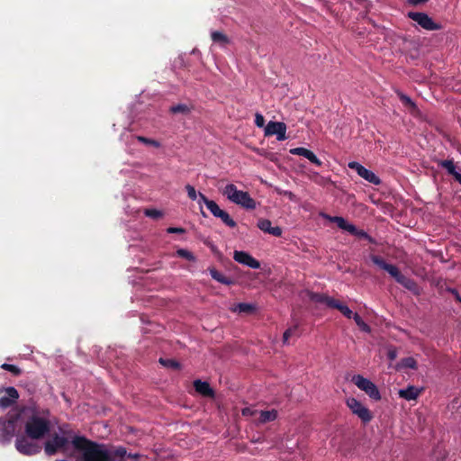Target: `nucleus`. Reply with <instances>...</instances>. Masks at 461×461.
Segmentation results:
<instances>
[{
	"label": "nucleus",
	"mask_w": 461,
	"mask_h": 461,
	"mask_svg": "<svg viewBox=\"0 0 461 461\" xmlns=\"http://www.w3.org/2000/svg\"><path fill=\"white\" fill-rule=\"evenodd\" d=\"M72 446L80 452L76 461H113L112 453L105 444L77 436L72 439Z\"/></svg>",
	"instance_id": "1"
},
{
	"label": "nucleus",
	"mask_w": 461,
	"mask_h": 461,
	"mask_svg": "<svg viewBox=\"0 0 461 461\" xmlns=\"http://www.w3.org/2000/svg\"><path fill=\"white\" fill-rule=\"evenodd\" d=\"M370 259L381 269L385 270L392 277L394 278L398 284L402 285L404 288L415 294H420L418 284L413 279L402 274L396 266L387 263L382 257L377 255H370Z\"/></svg>",
	"instance_id": "2"
},
{
	"label": "nucleus",
	"mask_w": 461,
	"mask_h": 461,
	"mask_svg": "<svg viewBox=\"0 0 461 461\" xmlns=\"http://www.w3.org/2000/svg\"><path fill=\"white\" fill-rule=\"evenodd\" d=\"M222 194L230 202L247 210H254L257 206L256 201L248 192L238 190L237 186L233 184H228L222 190Z\"/></svg>",
	"instance_id": "3"
},
{
	"label": "nucleus",
	"mask_w": 461,
	"mask_h": 461,
	"mask_svg": "<svg viewBox=\"0 0 461 461\" xmlns=\"http://www.w3.org/2000/svg\"><path fill=\"white\" fill-rule=\"evenodd\" d=\"M50 430L49 420L32 415L25 423L26 436L31 439L43 438Z\"/></svg>",
	"instance_id": "4"
},
{
	"label": "nucleus",
	"mask_w": 461,
	"mask_h": 461,
	"mask_svg": "<svg viewBox=\"0 0 461 461\" xmlns=\"http://www.w3.org/2000/svg\"><path fill=\"white\" fill-rule=\"evenodd\" d=\"M347 406L352 411L353 414L357 415L363 423L366 424L373 420V414L369 409L362 404L361 402L354 397H349L346 401Z\"/></svg>",
	"instance_id": "5"
},
{
	"label": "nucleus",
	"mask_w": 461,
	"mask_h": 461,
	"mask_svg": "<svg viewBox=\"0 0 461 461\" xmlns=\"http://www.w3.org/2000/svg\"><path fill=\"white\" fill-rule=\"evenodd\" d=\"M352 382L362 391H364L371 399L379 401L381 399L380 392L377 386L369 379L360 375L352 377Z\"/></svg>",
	"instance_id": "6"
},
{
	"label": "nucleus",
	"mask_w": 461,
	"mask_h": 461,
	"mask_svg": "<svg viewBox=\"0 0 461 461\" xmlns=\"http://www.w3.org/2000/svg\"><path fill=\"white\" fill-rule=\"evenodd\" d=\"M407 16L427 31H438L442 29V25L440 23H435L425 13L409 12Z\"/></svg>",
	"instance_id": "7"
},
{
	"label": "nucleus",
	"mask_w": 461,
	"mask_h": 461,
	"mask_svg": "<svg viewBox=\"0 0 461 461\" xmlns=\"http://www.w3.org/2000/svg\"><path fill=\"white\" fill-rule=\"evenodd\" d=\"M68 438L64 436H59L55 433L52 435L50 440H48L44 444V450L48 456L55 455L59 450H62L66 453L67 446L68 444Z\"/></svg>",
	"instance_id": "8"
},
{
	"label": "nucleus",
	"mask_w": 461,
	"mask_h": 461,
	"mask_svg": "<svg viewBox=\"0 0 461 461\" xmlns=\"http://www.w3.org/2000/svg\"><path fill=\"white\" fill-rule=\"evenodd\" d=\"M16 449L27 456L36 455L41 452V447L24 436H20L15 440Z\"/></svg>",
	"instance_id": "9"
},
{
	"label": "nucleus",
	"mask_w": 461,
	"mask_h": 461,
	"mask_svg": "<svg viewBox=\"0 0 461 461\" xmlns=\"http://www.w3.org/2000/svg\"><path fill=\"white\" fill-rule=\"evenodd\" d=\"M286 129L285 122L270 121L265 127V136L276 135V140L282 141L287 139Z\"/></svg>",
	"instance_id": "10"
},
{
	"label": "nucleus",
	"mask_w": 461,
	"mask_h": 461,
	"mask_svg": "<svg viewBox=\"0 0 461 461\" xmlns=\"http://www.w3.org/2000/svg\"><path fill=\"white\" fill-rule=\"evenodd\" d=\"M5 394L0 397V408L3 410L14 405L19 399V393L13 386L5 388Z\"/></svg>",
	"instance_id": "11"
},
{
	"label": "nucleus",
	"mask_w": 461,
	"mask_h": 461,
	"mask_svg": "<svg viewBox=\"0 0 461 461\" xmlns=\"http://www.w3.org/2000/svg\"><path fill=\"white\" fill-rule=\"evenodd\" d=\"M233 258L238 263L248 266L253 269H258L260 267L259 261L254 258L248 252L235 250L233 253Z\"/></svg>",
	"instance_id": "12"
},
{
	"label": "nucleus",
	"mask_w": 461,
	"mask_h": 461,
	"mask_svg": "<svg viewBox=\"0 0 461 461\" xmlns=\"http://www.w3.org/2000/svg\"><path fill=\"white\" fill-rule=\"evenodd\" d=\"M290 153L293 155L302 156L306 158L309 161H311L312 164L321 167L322 165V162L317 158V156L310 149L303 148V147H298L290 149Z\"/></svg>",
	"instance_id": "13"
},
{
	"label": "nucleus",
	"mask_w": 461,
	"mask_h": 461,
	"mask_svg": "<svg viewBox=\"0 0 461 461\" xmlns=\"http://www.w3.org/2000/svg\"><path fill=\"white\" fill-rule=\"evenodd\" d=\"M258 228L262 231L271 234L275 237H281L283 233V230L280 227H272L271 221L267 219H260L258 221Z\"/></svg>",
	"instance_id": "14"
},
{
	"label": "nucleus",
	"mask_w": 461,
	"mask_h": 461,
	"mask_svg": "<svg viewBox=\"0 0 461 461\" xmlns=\"http://www.w3.org/2000/svg\"><path fill=\"white\" fill-rule=\"evenodd\" d=\"M422 388H418L414 385H409L405 389H401L398 393L399 396L404 400L411 401L416 400L422 393Z\"/></svg>",
	"instance_id": "15"
},
{
	"label": "nucleus",
	"mask_w": 461,
	"mask_h": 461,
	"mask_svg": "<svg viewBox=\"0 0 461 461\" xmlns=\"http://www.w3.org/2000/svg\"><path fill=\"white\" fill-rule=\"evenodd\" d=\"M397 96L399 97L400 101L402 102V105L411 113L416 114L419 113V109L417 104L411 99L410 96L403 94L400 90L395 91Z\"/></svg>",
	"instance_id": "16"
},
{
	"label": "nucleus",
	"mask_w": 461,
	"mask_h": 461,
	"mask_svg": "<svg viewBox=\"0 0 461 461\" xmlns=\"http://www.w3.org/2000/svg\"><path fill=\"white\" fill-rule=\"evenodd\" d=\"M194 387L195 391L204 397H214V391L210 386L208 382L201 380L194 381Z\"/></svg>",
	"instance_id": "17"
},
{
	"label": "nucleus",
	"mask_w": 461,
	"mask_h": 461,
	"mask_svg": "<svg viewBox=\"0 0 461 461\" xmlns=\"http://www.w3.org/2000/svg\"><path fill=\"white\" fill-rule=\"evenodd\" d=\"M16 429V421L14 419H8L2 422V436L7 439H10L14 436Z\"/></svg>",
	"instance_id": "18"
},
{
	"label": "nucleus",
	"mask_w": 461,
	"mask_h": 461,
	"mask_svg": "<svg viewBox=\"0 0 461 461\" xmlns=\"http://www.w3.org/2000/svg\"><path fill=\"white\" fill-rule=\"evenodd\" d=\"M310 299L317 303H323L327 305L329 308H332L336 299L320 293H311Z\"/></svg>",
	"instance_id": "19"
},
{
	"label": "nucleus",
	"mask_w": 461,
	"mask_h": 461,
	"mask_svg": "<svg viewBox=\"0 0 461 461\" xmlns=\"http://www.w3.org/2000/svg\"><path fill=\"white\" fill-rule=\"evenodd\" d=\"M203 203L207 209L212 212L214 217H217L223 210H221L216 202L208 199L203 194L199 193V203Z\"/></svg>",
	"instance_id": "20"
},
{
	"label": "nucleus",
	"mask_w": 461,
	"mask_h": 461,
	"mask_svg": "<svg viewBox=\"0 0 461 461\" xmlns=\"http://www.w3.org/2000/svg\"><path fill=\"white\" fill-rule=\"evenodd\" d=\"M208 271L210 272V275L212 279L216 280L217 282L222 285H231L234 284L232 278L225 276L223 274L219 272L215 267H209Z\"/></svg>",
	"instance_id": "21"
},
{
	"label": "nucleus",
	"mask_w": 461,
	"mask_h": 461,
	"mask_svg": "<svg viewBox=\"0 0 461 461\" xmlns=\"http://www.w3.org/2000/svg\"><path fill=\"white\" fill-rule=\"evenodd\" d=\"M259 416L258 419V423L265 424L270 421H274L276 420L278 416V412L276 410L273 409L270 411H260L258 412Z\"/></svg>",
	"instance_id": "22"
},
{
	"label": "nucleus",
	"mask_w": 461,
	"mask_h": 461,
	"mask_svg": "<svg viewBox=\"0 0 461 461\" xmlns=\"http://www.w3.org/2000/svg\"><path fill=\"white\" fill-rule=\"evenodd\" d=\"M329 220L331 222H334L337 224V226L346 231H353L354 230V224L349 223L343 217L340 216H332L329 217Z\"/></svg>",
	"instance_id": "23"
},
{
	"label": "nucleus",
	"mask_w": 461,
	"mask_h": 461,
	"mask_svg": "<svg viewBox=\"0 0 461 461\" xmlns=\"http://www.w3.org/2000/svg\"><path fill=\"white\" fill-rule=\"evenodd\" d=\"M211 38L214 43H217L221 47H224L230 43L229 37L226 34H224L223 32H219V31L212 32Z\"/></svg>",
	"instance_id": "24"
},
{
	"label": "nucleus",
	"mask_w": 461,
	"mask_h": 461,
	"mask_svg": "<svg viewBox=\"0 0 461 461\" xmlns=\"http://www.w3.org/2000/svg\"><path fill=\"white\" fill-rule=\"evenodd\" d=\"M358 176L374 185H380L381 183L380 178L375 173H373L372 171L368 170L366 167L360 170Z\"/></svg>",
	"instance_id": "25"
},
{
	"label": "nucleus",
	"mask_w": 461,
	"mask_h": 461,
	"mask_svg": "<svg viewBox=\"0 0 461 461\" xmlns=\"http://www.w3.org/2000/svg\"><path fill=\"white\" fill-rule=\"evenodd\" d=\"M332 309L339 310L346 318L351 319L354 316V312L345 304H343L339 300H336Z\"/></svg>",
	"instance_id": "26"
},
{
	"label": "nucleus",
	"mask_w": 461,
	"mask_h": 461,
	"mask_svg": "<svg viewBox=\"0 0 461 461\" xmlns=\"http://www.w3.org/2000/svg\"><path fill=\"white\" fill-rule=\"evenodd\" d=\"M256 310L254 304L247 303H240L233 309L234 312H238L239 313H252Z\"/></svg>",
	"instance_id": "27"
},
{
	"label": "nucleus",
	"mask_w": 461,
	"mask_h": 461,
	"mask_svg": "<svg viewBox=\"0 0 461 461\" xmlns=\"http://www.w3.org/2000/svg\"><path fill=\"white\" fill-rule=\"evenodd\" d=\"M438 166L446 169L448 175H452L456 171V167L452 159L438 160Z\"/></svg>",
	"instance_id": "28"
},
{
	"label": "nucleus",
	"mask_w": 461,
	"mask_h": 461,
	"mask_svg": "<svg viewBox=\"0 0 461 461\" xmlns=\"http://www.w3.org/2000/svg\"><path fill=\"white\" fill-rule=\"evenodd\" d=\"M350 234L359 238V239H365L368 242L372 243V244H375V240L374 238H372L366 231H365L364 230H359L357 229L355 225H354V230L353 231H348Z\"/></svg>",
	"instance_id": "29"
},
{
	"label": "nucleus",
	"mask_w": 461,
	"mask_h": 461,
	"mask_svg": "<svg viewBox=\"0 0 461 461\" xmlns=\"http://www.w3.org/2000/svg\"><path fill=\"white\" fill-rule=\"evenodd\" d=\"M169 112L174 114H176V113L187 114L191 112V108L187 104H178L176 105H172L169 108Z\"/></svg>",
	"instance_id": "30"
},
{
	"label": "nucleus",
	"mask_w": 461,
	"mask_h": 461,
	"mask_svg": "<svg viewBox=\"0 0 461 461\" xmlns=\"http://www.w3.org/2000/svg\"><path fill=\"white\" fill-rule=\"evenodd\" d=\"M217 218H220L221 221L230 228H234L237 225L236 221L224 210L217 215Z\"/></svg>",
	"instance_id": "31"
},
{
	"label": "nucleus",
	"mask_w": 461,
	"mask_h": 461,
	"mask_svg": "<svg viewBox=\"0 0 461 461\" xmlns=\"http://www.w3.org/2000/svg\"><path fill=\"white\" fill-rule=\"evenodd\" d=\"M353 319H354L356 324L358 326V328L362 331L366 332V333H369L371 331L370 326L368 324H366L362 320V318L360 317V315L358 313H355L354 316H353Z\"/></svg>",
	"instance_id": "32"
},
{
	"label": "nucleus",
	"mask_w": 461,
	"mask_h": 461,
	"mask_svg": "<svg viewBox=\"0 0 461 461\" xmlns=\"http://www.w3.org/2000/svg\"><path fill=\"white\" fill-rule=\"evenodd\" d=\"M176 255L188 261H195V257L194 256V254L187 249H179L176 250Z\"/></svg>",
	"instance_id": "33"
},
{
	"label": "nucleus",
	"mask_w": 461,
	"mask_h": 461,
	"mask_svg": "<svg viewBox=\"0 0 461 461\" xmlns=\"http://www.w3.org/2000/svg\"><path fill=\"white\" fill-rule=\"evenodd\" d=\"M59 429L60 433L62 434L61 436L67 437L68 438V440L70 438L72 440L74 437L77 436V435L74 434V431L71 429H69V426L68 424L59 426Z\"/></svg>",
	"instance_id": "34"
},
{
	"label": "nucleus",
	"mask_w": 461,
	"mask_h": 461,
	"mask_svg": "<svg viewBox=\"0 0 461 461\" xmlns=\"http://www.w3.org/2000/svg\"><path fill=\"white\" fill-rule=\"evenodd\" d=\"M159 363L161 365H163L164 366L170 367V368H173V369H179L180 368V364L177 361L174 360V359L160 358L159 359Z\"/></svg>",
	"instance_id": "35"
},
{
	"label": "nucleus",
	"mask_w": 461,
	"mask_h": 461,
	"mask_svg": "<svg viewBox=\"0 0 461 461\" xmlns=\"http://www.w3.org/2000/svg\"><path fill=\"white\" fill-rule=\"evenodd\" d=\"M144 214L145 216L155 220L159 219L163 216L162 212L157 209H145Z\"/></svg>",
	"instance_id": "36"
},
{
	"label": "nucleus",
	"mask_w": 461,
	"mask_h": 461,
	"mask_svg": "<svg viewBox=\"0 0 461 461\" xmlns=\"http://www.w3.org/2000/svg\"><path fill=\"white\" fill-rule=\"evenodd\" d=\"M1 368L11 372L14 375H19L22 373L21 369L18 366H16L14 365L7 364V363L3 364L1 366Z\"/></svg>",
	"instance_id": "37"
},
{
	"label": "nucleus",
	"mask_w": 461,
	"mask_h": 461,
	"mask_svg": "<svg viewBox=\"0 0 461 461\" xmlns=\"http://www.w3.org/2000/svg\"><path fill=\"white\" fill-rule=\"evenodd\" d=\"M298 326L294 325L289 329H287L283 335V341L284 343H287L288 339L291 336L294 335L297 332Z\"/></svg>",
	"instance_id": "38"
},
{
	"label": "nucleus",
	"mask_w": 461,
	"mask_h": 461,
	"mask_svg": "<svg viewBox=\"0 0 461 461\" xmlns=\"http://www.w3.org/2000/svg\"><path fill=\"white\" fill-rule=\"evenodd\" d=\"M185 190L187 192L188 197L193 201L196 200V198L199 196V193L197 194L195 188L189 184L185 185Z\"/></svg>",
	"instance_id": "39"
},
{
	"label": "nucleus",
	"mask_w": 461,
	"mask_h": 461,
	"mask_svg": "<svg viewBox=\"0 0 461 461\" xmlns=\"http://www.w3.org/2000/svg\"><path fill=\"white\" fill-rule=\"evenodd\" d=\"M138 140L141 143H144V144H147V145H152L156 148L159 147L160 144L158 141L155 140H152V139H149V138H146V137H143V136H139L138 137Z\"/></svg>",
	"instance_id": "40"
},
{
	"label": "nucleus",
	"mask_w": 461,
	"mask_h": 461,
	"mask_svg": "<svg viewBox=\"0 0 461 461\" xmlns=\"http://www.w3.org/2000/svg\"><path fill=\"white\" fill-rule=\"evenodd\" d=\"M112 456L122 458L127 455L126 448L123 447H118L113 451H111Z\"/></svg>",
	"instance_id": "41"
},
{
	"label": "nucleus",
	"mask_w": 461,
	"mask_h": 461,
	"mask_svg": "<svg viewBox=\"0 0 461 461\" xmlns=\"http://www.w3.org/2000/svg\"><path fill=\"white\" fill-rule=\"evenodd\" d=\"M255 124L258 127V128H262L264 127L265 125V118L264 116L259 113H257L255 114Z\"/></svg>",
	"instance_id": "42"
},
{
	"label": "nucleus",
	"mask_w": 461,
	"mask_h": 461,
	"mask_svg": "<svg viewBox=\"0 0 461 461\" xmlns=\"http://www.w3.org/2000/svg\"><path fill=\"white\" fill-rule=\"evenodd\" d=\"M348 166L349 168L356 170L357 175H359L360 170L364 169L365 167L364 166L356 161L349 162Z\"/></svg>",
	"instance_id": "43"
},
{
	"label": "nucleus",
	"mask_w": 461,
	"mask_h": 461,
	"mask_svg": "<svg viewBox=\"0 0 461 461\" xmlns=\"http://www.w3.org/2000/svg\"><path fill=\"white\" fill-rule=\"evenodd\" d=\"M404 366L410 368H416V361L412 357H407L403 360Z\"/></svg>",
	"instance_id": "44"
},
{
	"label": "nucleus",
	"mask_w": 461,
	"mask_h": 461,
	"mask_svg": "<svg viewBox=\"0 0 461 461\" xmlns=\"http://www.w3.org/2000/svg\"><path fill=\"white\" fill-rule=\"evenodd\" d=\"M167 233H178V234H182V233H185V230L183 229V228H178V227H169L167 229Z\"/></svg>",
	"instance_id": "45"
},
{
	"label": "nucleus",
	"mask_w": 461,
	"mask_h": 461,
	"mask_svg": "<svg viewBox=\"0 0 461 461\" xmlns=\"http://www.w3.org/2000/svg\"><path fill=\"white\" fill-rule=\"evenodd\" d=\"M256 413H258L257 410H252L249 407L242 409V415L243 416H253Z\"/></svg>",
	"instance_id": "46"
},
{
	"label": "nucleus",
	"mask_w": 461,
	"mask_h": 461,
	"mask_svg": "<svg viewBox=\"0 0 461 461\" xmlns=\"http://www.w3.org/2000/svg\"><path fill=\"white\" fill-rule=\"evenodd\" d=\"M429 0H407L408 4L413 6L427 3Z\"/></svg>",
	"instance_id": "47"
},
{
	"label": "nucleus",
	"mask_w": 461,
	"mask_h": 461,
	"mask_svg": "<svg viewBox=\"0 0 461 461\" xmlns=\"http://www.w3.org/2000/svg\"><path fill=\"white\" fill-rule=\"evenodd\" d=\"M461 185V174L456 170L451 175Z\"/></svg>",
	"instance_id": "48"
},
{
	"label": "nucleus",
	"mask_w": 461,
	"mask_h": 461,
	"mask_svg": "<svg viewBox=\"0 0 461 461\" xmlns=\"http://www.w3.org/2000/svg\"><path fill=\"white\" fill-rule=\"evenodd\" d=\"M128 457L129 458H137V457H139V455L138 454H129Z\"/></svg>",
	"instance_id": "49"
},
{
	"label": "nucleus",
	"mask_w": 461,
	"mask_h": 461,
	"mask_svg": "<svg viewBox=\"0 0 461 461\" xmlns=\"http://www.w3.org/2000/svg\"><path fill=\"white\" fill-rule=\"evenodd\" d=\"M389 357H390L391 359H393V358L395 357V354H394V353H393V352H390V353H389Z\"/></svg>",
	"instance_id": "50"
},
{
	"label": "nucleus",
	"mask_w": 461,
	"mask_h": 461,
	"mask_svg": "<svg viewBox=\"0 0 461 461\" xmlns=\"http://www.w3.org/2000/svg\"><path fill=\"white\" fill-rule=\"evenodd\" d=\"M456 299L461 303V296L457 293L456 294Z\"/></svg>",
	"instance_id": "51"
}]
</instances>
